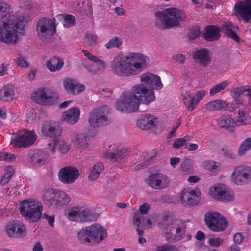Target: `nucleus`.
<instances>
[{"instance_id":"nucleus-18","label":"nucleus","mask_w":251,"mask_h":251,"mask_svg":"<svg viewBox=\"0 0 251 251\" xmlns=\"http://www.w3.org/2000/svg\"><path fill=\"white\" fill-rule=\"evenodd\" d=\"M5 231L9 237L13 238H21L26 234L25 226L19 221L8 223L5 226Z\"/></svg>"},{"instance_id":"nucleus-38","label":"nucleus","mask_w":251,"mask_h":251,"mask_svg":"<svg viewBox=\"0 0 251 251\" xmlns=\"http://www.w3.org/2000/svg\"><path fill=\"white\" fill-rule=\"evenodd\" d=\"M156 99L154 92L153 90H147L143 95H141L140 101L143 104L149 105Z\"/></svg>"},{"instance_id":"nucleus-47","label":"nucleus","mask_w":251,"mask_h":251,"mask_svg":"<svg viewBox=\"0 0 251 251\" xmlns=\"http://www.w3.org/2000/svg\"><path fill=\"white\" fill-rule=\"evenodd\" d=\"M251 148V138H249L242 142L238 151L239 155H244L246 151Z\"/></svg>"},{"instance_id":"nucleus-36","label":"nucleus","mask_w":251,"mask_h":251,"mask_svg":"<svg viewBox=\"0 0 251 251\" xmlns=\"http://www.w3.org/2000/svg\"><path fill=\"white\" fill-rule=\"evenodd\" d=\"M181 99L183 104L189 111H192L195 108V100L188 91H184L181 92Z\"/></svg>"},{"instance_id":"nucleus-61","label":"nucleus","mask_w":251,"mask_h":251,"mask_svg":"<svg viewBox=\"0 0 251 251\" xmlns=\"http://www.w3.org/2000/svg\"><path fill=\"white\" fill-rule=\"evenodd\" d=\"M243 105V100L241 99H233V100L231 104V107L233 109L240 107Z\"/></svg>"},{"instance_id":"nucleus-55","label":"nucleus","mask_w":251,"mask_h":251,"mask_svg":"<svg viewBox=\"0 0 251 251\" xmlns=\"http://www.w3.org/2000/svg\"><path fill=\"white\" fill-rule=\"evenodd\" d=\"M246 92V88L244 87H236L232 91V97L233 99H240V96Z\"/></svg>"},{"instance_id":"nucleus-40","label":"nucleus","mask_w":251,"mask_h":251,"mask_svg":"<svg viewBox=\"0 0 251 251\" xmlns=\"http://www.w3.org/2000/svg\"><path fill=\"white\" fill-rule=\"evenodd\" d=\"M239 119L235 121L237 125H247L251 122V119L248 115L246 116V112L242 109H239L238 112Z\"/></svg>"},{"instance_id":"nucleus-35","label":"nucleus","mask_w":251,"mask_h":251,"mask_svg":"<svg viewBox=\"0 0 251 251\" xmlns=\"http://www.w3.org/2000/svg\"><path fill=\"white\" fill-rule=\"evenodd\" d=\"M64 65L63 60L54 56L46 62L47 68L51 72H54L60 70Z\"/></svg>"},{"instance_id":"nucleus-41","label":"nucleus","mask_w":251,"mask_h":251,"mask_svg":"<svg viewBox=\"0 0 251 251\" xmlns=\"http://www.w3.org/2000/svg\"><path fill=\"white\" fill-rule=\"evenodd\" d=\"M5 174L0 180L1 184L3 185H6L9 182L14 173V169L11 166H7L5 168Z\"/></svg>"},{"instance_id":"nucleus-51","label":"nucleus","mask_w":251,"mask_h":251,"mask_svg":"<svg viewBox=\"0 0 251 251\" xmlns=\"http://www.w3.org/2000/svg\"><path fill=\"white\" fill-rule=\"evenodd\" d=\"M223 242L224 239L223 238L210 237L208 239L207 243L211 246L218 247L223 244Z\"/></svg>"},{"instance_id":"nucleus-54","label":"nucleus","mask_w":251,"mask_h":251,"mask_svg":"<svg viewBox=\"0 0 251 251\" xmlns=\"http://www.w3.org/2000/svg\"><path fill=\"white\" fill-rule=\"evenodd\" d=\"M15 61L18 66L25 68L29 66V63L26 58L23 57L21 54L19 55V57L16 58Z\"/></svg>"},{"instance_id":"nucleus-1","label":"nucleus","mask_w":251,"mask_h":251,"mask_svg":"<svg viewBox=\"0 0 251 251\" xmlns=\"http://www.w3.org/2000/svg\"><path fill=\"white\" fill-rule=\"evenodd\" d=\"M147 57L138 53L131 52L126 56L118 54L111 62V71L119 77L133 76L147 67Z\"/></svg>"},{"instance_id":"nucleus-7","label":"nucleus","mask_w":251,"mask_h":251,"mask_svg":"<svg viewBox=\"0 0 251 251\" xmlns=\"http://www.w3.org/2000/svg\"><path fill=\"white\" fill-rule=\"evenodd\" d=\"M186 223L179 219H173L167 224L165 237L169 242L181 240L184 234Z\"/></svg>"},{"instance_id":"nucleus-9","label":"nucleus","mask_w":251,"mask_h":251,"mask_svg":"<svg viewBox=\"0 0 251 251\" xmlns=\"http://www.w3.org/2000/svg\"><path fill=\"white\" fill-rule=\"evenodd\" d=\"M67 218L72 221L83 222L95 221L97 216L92 210L81 206L73 207L65 212Z\"/></svg>"},{"instance_id":"nucleus-5","label":"nucleus","mask_w":251,"mask_h":251,"mask_svg":"<svg viewBox=\"0 0 251 251\" xmlns=\"http://www.w3.org/2000/svg\"><path fill=\"white\" fill-rule=\"evenodd\" d=\"M79 241L87 246H96L107 238L106 229L100 225L94 224L82 228L77 234Z\"/></svg>"},{"instance_id":"nucleus-59","label":"nucleus","mask_w":251,"mask_h":251,"mask_svg":"<svg viewBox=\"0 0 251 251\" xmlns=\"http://www.w3.org/2000/svg\"><path fill=\"white\" fill-rule=\"evenodd\" d=\"M156 251H177V249L174 246L164 245L158 247Z\"/></svg>"},{"instance_id":"nucleus-56","label":"nucleus","mask_w":251,"mask_h":251,"mask_svg":"<svg viewBox=\"0 0 251 251\" xmlns=\"http://www.w3.org/2000/svg\"><path fill=\"white\" fill-rule=\"evenodd\" d=\"M15 159L16 157L14 154L0 152V161H12L15 160Z\"/></svg>"},{"instance_id":"nucleus-13","label":"nucleus","mask_w":251,"mask_h":251,"mask_svg":"<svg viewBox=\"0 0 251 251\" xmlns=\"http://www.w3.org/2000/svg\"><path fill=\"white\" fill-rule=\"evenodd\" d=\"M209 194L214 199L224 202H228L234 200V194L231 189L223 184H216L211 187Z\"/></svg>"},{"instance_id":"nucleus-14","label":"nucleus","mask_w":251,"mask_h":251,"mask_svg":"<svg viewBox=\"0 0 251 251\" xmlns=\"http://www.w3.org/2000/svg\"><path fill=\"white\" fill-rule=\"evenodd\" d=\"M170 178L162 173H152L145 182L147 185L155 190H162L168 187L170 184Z\"/></svg>"},{"instance_id":"nucleus-58","label":"nucleus","mask_w":251,"mask_h":251,"mask_svg":"<svg viewBox=\"0 0 251 251\" xmlns=\"http://www.w3.org/2000/svg\"><path fill=\"white\" fill-rule=\"evenodd\" d=\"M205 95V91L204 90H200L193 97L195 100V106L201 100Z\"/></svg>"},{"instance_id":"nucleus-3","label":"nucleus","mask_w":251,"mask_h":251,"mask_svg":"<svg viewBox=\"0 0 251 251\" xmlns=\"http://www.w3.org/2000/svg\"><path fill=\"white\" fill-rule=\"evenodd\" d=\"M147 90L146 86L142 83L133 86V92L123 93L116 103V109L126 113H132L137 111L140 105V98L135 94L141 96Z\"/></svg>"},{"instance_id":"nucleus-64","label":"nucleus","mask_w":251,"mask_h":251,"mask_svg":"<svg viewBox=\"0 0 251 251\" xmlns=\"http://www.w3.org/2000/svg\"><path fill=\"white\" fill-rule=\"evenodd\" d=\"M57 141L53 140L48 144L47 149L51 151V152L54 153L56 151V149H57Z\"/></svg>"},{"instance_id":"nucleus-25","label":"nucleus","mask_w":251,"mask_h":251,"mask_svg":"<svg viewBox=\"0 0 251 251\" xmlns=\"http://www.w3.org/2000/svg\"><path fill=\"white\" fill-rule=\"evenodd\" d=\"M156 117L151 114H142L137 121V126L142 130H149L156 126Z\"/></svg>"},{"instance_id":"nucleus-37","label":"nucleus","mask_w":251,"mask_h":251,"mask_svg":"<svg viewBox=\"0 0 251 251\" xmlns=\"http://www.w3.org/2000/svg\"><path fill=\"white\" fill-rule=\"evenodd\" d=\"M57 197L60 208L67 205L70 201L69 196L64 191L54 189Z\"/></svg>"},{"instance_id":"nucleus-8","label":"nucleus","mask_w":251,"mask_h":251,"mask_svg":"<svg viewBox=\"0 0 251 251\" xmlns=\"http://www.w3.org/2000/svg\"><path fill=\"white\" fill-rule=\"evenodd\" d=\"M110 108L107 105H103L91 112L88 121L90 126L94 128L100 127L108 125L111 122L109 116Z\"/></svg>"},{"instance_id":"nucleus-26","label":"nucleus","mask_w":251,"mask_h":251,"mask_svg":"<svg viewBox=\"0 0 251 251\" xmlns=\"http://www.w3.org/2000/svg\"><path fill=\"white\" fill-rule=\"evenodd\" d=\"M65 90L69 94L76 95L85 90V86L80 84L75 79L67 78L63 81Z\"/></svg>"},{"instance_id":"nucleus-39","label":"nucleus","mask_w":251,"mask_h":251,"mask_svg":"<svg viewBox=\"0 0 251 251\" xmlns=\"http://www.w3.org/2000/svg\"><path fill=\"white\" fill-rule=\"evenodd\" d=\"M82 52L84 54V56L87 57L90 61L97 64L103 69H105V63L103 60L93 55L86 50H83Z\"/></svg>"},{"instance_id":"nucleus-28","label":"nucleus","mask_w":251,"mask_h":251,"mask_svg":"<svg viewBox=\"0 0 251 251\" xmlns=\"http://www.w3.org/2000/svg\"><path fill=\"white\" fill-rule=\"evenodd\" d=\"M80 110L77 107H73L63 113L62 120L70 124H76L79 119Z\"/></svg>"},{"instance_id":"nucleus-30","label":"nucleus","mask_w":251,"mask_h":251,"mask_svg":"<svg viewBox=\"0 0 251 251\" xmlns=\"http://www.w3.org/2000/svg\"><path fill=\"white\" fill-rule=\"evenodd\" d=\"M220 28L214 25H209L205 28L202 37L207 41H214L220 37Z\"/></svg>"},{"instance_id":"nucleus-49","label":"nucleus","mask_w":251,"mask_h":251,"mask_svg":"<svg viewBox=\"0 0 251 251\" xmlns=\"http://www.w3.org/2000/svg\"><path fill=\"white\" fill-rule=\"evenodd\" d=\"M63 25L64 27L69 28L73 26L76 22V20L73 15L66 14Z\"/></svg>"},{"instance_id":"nucleus-4","label":"nucleus","mask_w":251,"mask_h":251,"mask_svg":"<svg viewBox=\"0 0 251 251\" xmlns=\"http://www.w3.org/2000/svg\"><path fill=\"white\" fill-rule=\"evenodd\" d=\"M155 25L161 29L179 26L181 22L186 20V13L179 9L171 7L155 13Z\"/></svg>"},{"instance_id":"nucleus-24","label":"nucleus","mask_w":251,"mask_h":251,"mask_svg":"<svg viewBox=\"0 0 251 251\" xmlns=\"http://www.w3.org/2000/svg\"><path fill=\"white\" fill-rule=\"evenodd\" d=\"M181 200L182 204L186 206H194L199 202V196L195 190L184 189L181 193Z\"/></svg>"},{"instance_id":"nucleus-27","label":"nucleus","mask_w":251,"mask_h":251,"mask_svg":"<svg viewBox=\"0 0 251 251\" xmlns=\"http://www.w3.org/2000/svg\"><path fill=\"white\" fill-rule=\"evenodd\" d=\"M45 204L51 208H60L59 203L57 202V197L54 189H48L45 192L43 197Z\"/></svg>"},{"instance_id":"nucleus-6","label":"nucleus","mask_w":251,"mask_h":251,"mask_svg":"<svg viewBox=\"0 0 251 251\" xmlns=\"http://www.w3.org/2000/svg\"><path fill=\"white\" fill-rule=\"evenodd\" d=\"M20 213L26 219L38 221L42 215V207L35 200H24L20 203Z\"/></svg>"},{"instance_id":"nucleus-20","label":"nucleus","mask_w":251,"mask_h":251,"mask_svg":"<svg viewBox=\"0 0 251 251\" xmlns=\"http://www.w3.org/2000/svg\"><path fill=\"white\" fill-rule=\"evenodd\" d=\"M79 173L78 170L72 166L64 167L61 169L59 174L60 181L65 184H70L76 180Z\"/></svg>"},{"instance_id":"nucleus-32","label":"nucleus","mask_w":251,"mask_h":251,"mask_svg":"<svg viewBox=\"0 0 251 251\" xmlns=\"http://www.w3.org/2000/svg\"><path fill=\"white\" fill-rule=\"evenodd\" d=\"M218 125L220 127L233 131L234 127L237 125L235 121L230 116L224 115L221 116L217 121Z\"/></svg>"},{"instance_id":"nucleus-15","label":"nucleus","mask_w":251,"mask_h":251,"mask_svg":"<svg viewBox=\"0 0 251 251\" xmlns=\"http://www.w3.org/2000/svg\"><path fill=\"white\" fill-rule=\"evenodd\" d=\"M36 138L37 135L34 131L24 130L22 134L12 138L10 143L16 148H25L32 145Z\"/></svg>"},{"instance_id":"nucleus-53","label":"nucleus","mask_w":251,"mask_h":251,"mask_svg":"<svg viewBox=\"0 0 251 251\" xmlns=\"http://www.w3.org/2000/svg\"><path fill=\"white\" fill-rule=\"evenodd\" d=\"M84 41L89 46H94L97 44V36L92 33H87Z\"/></svg>"},{"instance_id":"nucleus-31","label":"nucleus","mask_w":251,"mask_h":251,"mask_svg":"<svg viewBox=\"0 0 251 251\" xmlns=\"http://www.w3.org/2000/svg\"><path fill=\"white\" fill-rule=\"evenodd\" d=\"M14 95V86L12 84H7L0 89V100L3 101H12Z\"/></svg>"},{"instance_id":"nucleus-19","label":"nucleus","mask_w":251,"mask_h":251,"mask_svg":"<svg viewBox=\"0 0 251 251\" xmlns=\"http://www.w3.org/2000/svg\"><path fill=\"white\" fill-rule=\"evenodd\" d=\"M41 131L46 137L55 138L61 135L62 130L58 122L46 121L43 124Z\"/></svg>"},{"instance_id":"nucleus-42","label":"nucleus","mask_w":251,"mask_h":251,"mask_svg":"<svg viewBox=\"0 0 251 251\" xmlns=\"http://www.w3.org/2000/svg\"><path fill=\"white\" fill-rule=\"evenodd\" d=\"M193 161L189 157H185L180 165L182 172L191 173L193 171Z\"/></svg>"},{"instance_id":"nucleus-62","label":"nucleus","mask_w":251,"mask_h":251,"mask_svg":"<svg viewBox=\"0 0 251 251\" xmlns=\"http://www.w3.org/2000/svg\"><path fill=\"white\" fill-rule=\"evenodd\" d=\"M103 168L104 165L103 163L101 162H98L94 165L92 170L94 171V172L98 173L100 176Z\"/></svg>"},{"instance_id":"nucleus-44","label":"nucleus","mask_w":251,"mask_h":251,"mask_svg":"<svg viewBox=\"0 0 251 251\" xmlns=\"http://www.w3.org/2000/svg\"><path fill=\"white\" fill-rule=\"evenodd\" d=\"M202 166L210 171L216 172L220 169V164L218 162L207 160L202 163Z\"/></svg>"},{"instance_id":"nucleus-45","label":"nucleus","mask_w":251,"mask_h":251,"mask_svg":"<svg viewBox=\"0 0 251 251\" xmlns=\"http://www.w3.org/2000/svg\"><path fill=\"white\" fill-rule=\"evenodd\" d=\"M191 138L190 136H185L183 138H177L174 140L172 145L173 147L178 149L183 146H186V142L191 141Z\"/></svg>"},{"instance_id":"nucleus-21","label":"nucleus","mask_w":251,"mask_h":251,"mask_svg":"<svg viewBox=\"0 0 251 251\" xmlns=\"http://www.w3.org/2000/svg\"><path fill=\"white\" fill-rule=\"evenodd\" d=\"M141 81L151 90H160L163 87L160 77L152 73H147L142 75Z\"/></svg>"},{"instance_id":"nucleus-33","label":"nucleus","mask_w":251,"mask_h":251,"mask_svg":"<svg viewBox=\"0 0 251 251\" xmlns=\"http://www.w3.org/2000/svg\"><path fill=\"white\" fill-rule=\"evenodd\" d=\"M206 107L210 111L226 110L229 107V104L225 100L218 99L207 103Z\"/></svg>"},{"instance_id":"nucleus-17","label":"nucleus","mask_w":251,"mask_h":251,"mask_svg":"<svg viewBox=\"0 0 251 251\" xmlns=\"http://www.w3.org/2000/svg\"><path fill=\"white\" fill-rule=\"evenodd\" d=\"M56 94L51 90L43 88L35 91L32 96L36 102L41 105H50L56 97Z\"/></svg>"},{"instance_id":"nucleus-48","label":"nucleus","mask_w":251,"mask_h":251,"mask_svg":"<svg viewBox=\"0 0 251 251\" xmlns=\"http://www.w3.org/2000/svg\"><path fill=\"white\" fill-rule=\"evenodd\" d=\"M10 7L8 4L0 0V20L5 18L9 13Z\"/></svg>"},{"instance_id":"nucleus-12","label":"nucleus","mask_w":251,"mask_h":251,"mask_svg":"<svg viewBox=\"0 0 251 251\" xmlns=\"http://www.w3.org/2000/svg\"><path fill=\"white\" fill-rule=\"evenodd\" d=\"M103 156L112 162H123L129 157L130 151L116 144L111 145L104 152Z\"/></svg>"},{"instance_id":"nucleus-60","label":"nucleus","mask_w":251,"mask_h":251,"mask_svg":"<svg viewBox=\"0 0 251 251\" xmlns=\"http://www.w3.org/2000/svg\"><path fill=\"white\" fill-rule=\"evenodd\" d=\"M200 31L198 28H193L191 30L189 33V38L191 40H194L198 38L200 36Z\"/></svg>"},{"instance_id":"nucleus-10","label":"nucleus","mask_w":251,"mask_h":251,"mask_svg":"<svg viewBox=\"0 0 251 251\" xmlns=\"http://www.w3.org/2000/svg\"><path fill=\"white\" fill-rule=\"evenodd\" d=\"M55 19L51 20L48 17L39 19L37 23L36 30L39 38L43 41L47 40L49 35H53L56 32Z\"/></svg>"},{"instance_id":"nucleus-57","label":"nucleus","mask_w":251,"mask_h":251,"mask_svg":"<svg viewBox=\"0 0 251 251\" xmlns=\"http://www.w3.org/2000/svg\"><path fill=\"white\" fill-rule=\"evenodd\" d=\"M44 152L41 151H38L37 153H34L33 155L31 157V160L34 163H37L38 164L43 165L46 162V159L44 158H38L37 157L39 156V154L42 155V154H43Z\"/></svg>"},{"instance_id":"nucleus-23","label":"nucleus","mask_w":251,"mask_h":251,"mask_svg":"<svg viewBox=\"0 0 251 251\" xmlns=\"http://www.w3.org/2000/svg\"><path fill=\"white\" fill-rule=\"evenodd\" d=\"M70 140L73 146L78 149H86L89 147V138L85 134L74 132L70 136Z\"/></svg>"},{"instance_id":"nucleus-29","label":"nucleus","mask_w":251,"mask_h":251,"mask_svg":"<svg viewBox=\"0 0 251 251\" xmlns=\"http://www.w3.org/2000/svg\"><path fill=\"white\" fill-rule=\"evenodd\" d=\"M193 58L195 61L204 66H207L211 61L208 50L204 48L196 50L193 53Z\"/></svg>"},{"instance_id":"nucleus-11","label":"nucleus","mask_w":251,"mask_h":251,"mask_svg":"<svg viewBox=\"0 0 251 251\" xmlns=\"http://www.w3.org/2000/svg\"><path fill=\"white\" fill-rule=\"evenodd\" d=\"M205 224L213 232L224 231L228 226L226 219L217 212H209L204 215Z\"/></svg>"},{"instance_id":"nucleus-16","label":"nucleus","mask_w":251,"mask_h":251,"mask_svg":"<svg viewBox=\"0 0 251 251\" xmlns=\"http://www.w3.org/2000/svg\"><path fill=\"white\" fill-rule=\"evenodd\" d=\"M231 179L237 185H243L251 181V168L244 165L235 167L232 173Z\"/></svg>"},{"instance_id":"nucleus-34","label":"nucleus","mask_w":251,"mask_h":251,"mask_svg":"<svg viewBox=\"0 0 251 251\" xmlns=\"http://www.w3.org/2000/svg\"><path fill=\"white\" fill-rule=\"evenodd\" d=\"M222 28L224 31L225 34L228 37L235 41L239 42L240 37L235 32V29H237V27L234 24L231 22L225 23L222 25Z\"/></svg>"},{"instance_id":"nucleus-43","label":"nucleus","mask_w":251,"mask_h":251,"mask_svg":"<svg viewBox=\"0 0 251 251\" xmlns=\"http://www.w3.org/2000/svg\"><path fill=\"white\" fill-rule=\"evenodd\" d=\"M229 84V82L226 80L214 85L210 90V95L213 96L217 93L224 90Z\"/></svg>"},{"instance_id":"nucleus-22","label":"nucleus","mask_w":251,"mask_h":251,"mask_svg":"<svg viewBox=\"0 0 251 251\" xmlns=\"http://www.w3.org/2000/svg\"><path fill=\"white\" fill-rule=\"evenodd\" d=\"M235 11L246 22L251 23V0H245L235 5Z\"/></svg>"},{"instance_id":"nucleus-63","label":"nucleus","mask_w":251,"mask_h":251,"mask_svg":"<svg viewBox=\"0 0 251 251\" xmlns=\"http://www.w3.org/2000/svg\"><path fill=\"white\" fill-rule=\"evenodd\" d=\"M103 168L104 165L103 163L101 162H98L94 165L92 170L94 171V172L98 173L100 176Z\"/></svg>"},{"instance_id":"nucleus-2","label":"nucleus","mask_w":251,"mask_h":251,"mask_svg":"<svg viewBox=\"0 0 251 251\" xmlns=\"http://www.w3.org/2000/svg\"><path fill=\"white\" fill-rule=\"evenodd\" d=\"M27 22L25 16L16 15L7 21L0 22V41L6 44L17 43L19 40L18 33L24 30Z\"/></svg>"},{"instance_id":"nucleus-50","label":"nucleus","mask_w":251,"mask_h":251,"mask_svg":"<svg viewBox=\"0 0 251 251\" xmlns=\"http://www.w3.org/2000/svg\"><path fill=\"white\" fill-rule=\"evenodd\" d=\"M133 222L134 224L137 226V231L138 235L140 236L143 235L144 229L143 227H144V226H141L140 218L136 213L135 214L133 217Z\"/></svg>"},{"instance_id":"nucleus-52","label":"nucleus","mask_w":251,"mask_h":251,"mask_svg":"<svg viewBox=\"0 0 251 251\" xmlns=\"http://www.w3.org/2000/svg\"><path fill=\"white\" fill-rule=\"evenodd\" d=\"M57 149L59 148V151L63 153L67 152L70 150L69 144L64 140H59L57 141Z\"/></svg>"},{"instance_id":"nucleus-46","label":"nucleus","mask_w":251,"mask_h":251,"mask_svg":"<svg viewBox=\"0 0 251 251\" xmlns=\"http://www.w3.org/2000/svg\"><path fill=\"white\" fill-rule=\"evenodd\" d=\"M123 43V40L118 36L113 37L109 40L108 42L105 45V47L107 49H110L113 48H119Z\"/></svg>"}]
</instances>
